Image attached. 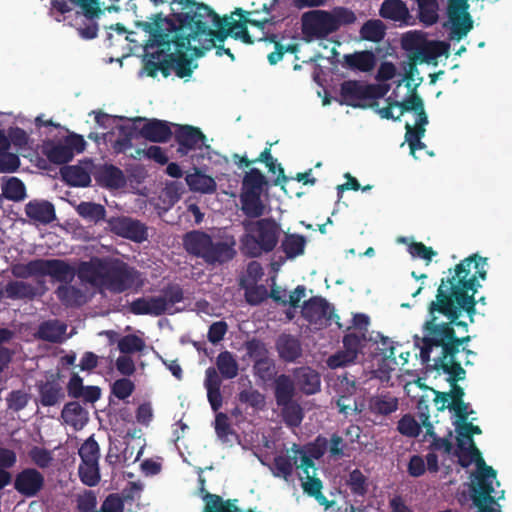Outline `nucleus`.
I'll list each match as a JSON object with an SVG mask.
<instances>
[{
    "mask_svg": "<svg viewBox=\"0 0 512 512\" xmlns=\"http://www.w3.org/2000/svg\"><path fill=\"white\" fill-rule=\"evenodd\" d=\"M488 258L473 254L463 259L442 279L436 300L429 307L430 320L426 323L427 334L423 339L415 337V346L420 350L423 362H429L431 353L441 354L433 358V371L443 374L448 382L461 380L465 376L462 364H469L473 352L458 349L453 327H467L468 318L472 322L474 295L486 280Z\"/></svg>",
    "mask_w": 512,
    "mask_h": 512,
    "instance_id": "1",
    "label": "nucleus"
},
{
    "mask_svg": "<svg viewBox=\"0 0 512 512\" xmlns=\"http://www.w3.org/2000/svg\"><path fill=\"white\" fill-rule=\"evenodd\" d=\"M401 46L410 61L401 63L400 67L388 61L381 63L377 79L382 82L392 80L396 87L386 100V105L377 107L376 112L383 119L399 120L405 117V139L411 155L418 159L417 151L426 147L421 139L426 131L428 117L412 80L415 62L436 63L439 57L448 53L450 45L445 41L429 39L423 31L412 30L402 35Z\"/></svg>",
    "mask_w": 512,
    "mask_h": 512,
    "instance_id": "2",
    "label": "nucleus"
},
{
    "mask_svg": "<svg viewBox=\"0 0 512 512\" xmlns=\"http://www.w3.org/2000/svg\"><path fill=\"white\" fill-rule=\"evenodd\" d=\"M436 395L434 402L438 410L449 408L453 413V425L456 431V455L458 463L468 468L474 465L475 469L471 473V483L477 480H489L490 484L494 483L496 471L487 466L482 459L479 450L475 447L472 439L473 434H480L481 430L478 426L473 425V411L468 403L462 400L464 392L454 382H451L449 393H440L433 390Z\"/></svg>",
    "mask_w": 512,
    "mask_h": 512,
    "instance_id": "3",
    "label": "nucleus"
},
{
    "mask_svg": "<svg viewBox=\"0 0 512 512\" xmlns=\"http://www.w3.org/2000/svg\"><path fill=\"white\" fill-rule=\"evenodd\" d=\"M94 121L101 133L90 134L95 141L103 140L115 153H124L132 147V139L142 136L152 142H166L171 137L169 124L144 117H123L101 111H92Z\"/></svg>",
    "mask_w": 512,
    "mask_h": 512,
    "instance_id": "4",
    "label": "nucleus"
},
{
    "mask_svg": "<svg viewBox=\"0 0 512 512\" xmlns=\"http://www.w3.org/2000/svg\"><path fill=\"white\" fill-rule=\"evenodd\" d=\"M325 448L326 441L324 439H319L304 447L293 445L290 450L275 458L271 469L276 477H282L285 480H288L295 470L303 489L315 496L321 505L328 507L326 498L321 494L322 484L318 478L316 466V461L323 456Z\"/></svg>",
    "mask_w": 512,
    "mask_h": 512,
    "instance_id": "5",
    "label": "nucleus"
},
{
    "mask_svg": "<svg viewBox=\"0 0 512 512\" xmlns=\"http://www.w3.org/2000/svg\"><path fill=\"white\" fill-rule=\"evenodd\" d=\"M78 276L101 290L121 293L142 285L140 274L127 264L118 260L92 259L81 263Z\"/></svg>",
    "mask_w": 512,
    "mask_h": 512,
    "instance_id": "6",
    "label": "nucleus"
},
{
    "mask_svg": "<svg viewBox=\"0 0 512 512\" xmlns=\"http://www.w3.org/2000/svg\"><path fill=\"white\" fill-rule=\"evenodd\" d=\"M208 9L212 12V14H214L216 16L217 21H218V26L214 27L211 35H209V37L212 38V42L214 43V45L210 48H201L197 52V54L192 55L190 53L191 45H189L187 40H185V46L180 47V50L176 52L177 56L175 55V58L179 59L180 61H183V64L186 62V59L191 60L194 65L192 68V71L197 67L195 60L198 57L202 56L203 52L205 50L217 48V52H216L217 55L220 56L224 52L233 59V55L231 54L230 49H223L221 47H218L216 44L217 41L222 42L224 40V38H226L227 36H231L232 38H234L236 40H240L244 43H252L253 40L251 39L250 34L247 32L246 27L244 26L245 23H249L251 25L259 27L261 30H265L266 28H268L269 26L272 25L270 20H268L267 18L254 19V18L250 17L252 15L251 13H247L248 16H244L242 14L241 10H239L238 12L235 13L237 16H239L238 21L232 22L231 20H233V17H230V20L229 19L222 20L209 7H208Z\"/></svg>",
    "mask_w": 512,
    "mask_h": 512,
    "instance_id": "7",
    "label": "nucleus"
},
{
    "mask_svg": "<svg viewBox=\"0 0 512 512\" xmlns=\"http://www.w3.org/2000/svg\"><path fill=\"white\" fill-rule=\"evenodd\" d=\"M356 21L355 13L346 7H335L330 11L313 10L302 17V31L308 41L324 38L343 25Z\"/></svg>",
    "mask_w": 512,
    "mask_h": 512,
    "instance_id": "8",
    "label": "nucleus"
},
{
    "mask_svg": "<svg viewBox=\"0 0 512 512\" xmlns=\"http://www.w3.org/2000/svg\"><path fill=\"white\" fill-rule=\"evenodd\" d=\"M186 251L202 258L208 264L224 263L234 256L233 245L220 239H213L202 231H191L184 236Z\"/></svg>",
    "mask_w": 512,
    "mask_h": 512,
    "instance_id": "9",
    "label": "nucleus"
},
{
    "mask_svg": "<svg viewBox=\"0 0 512 512\" xmlns=\"http://www.w3.org/2000/svg\"><path fill=\"white\" fill-rule=\"evenodd\" d=\"M429 430L430 427L427 430L430 438L426 440L429 442V452L427 455L424 457L414 454L410 456L407 462V472L411 477H421L427 471L436 473L439 470V461H444L446 456L457 459L456 447L453 448L445 437H437L434 433L429 432Z\"/></svg>",
    "mask_w": 512,
    "mask_h": 512,
    "instance_id": "10",
    "label": "nucleus"
},
{
    "mask_svg": "<svg viewBox=\"0 0 512 512\" xmlns=\"http://www.w3.org/2000/svg\"><path fill=\"white\" fill-rule=\"evenodd\" d=\"M246 234L241 241L244 254L257 257L274 249L278 242L280 227L270 219H261L246 226Z\"/></svg>",
    "mask_w": 512,
    "mask_h": 512,
    "instance_id": "11",
    "label": "nucleus"
},
{
    "mask_svg": "<svg viewBox=\"0 0 512 512\" xmlns=\"http://www.w3.org/2000/svg\"><path fill=\"white\" fill-rule=\"evenodd\" d=\"M365 348L368 347L373 353L372 376L387 382L390 379V372L396 369L398 362L395 358V347L393 342L381 334L366 341L363 338Z\"/></svg>",
    "mask_w": 512,
    "mask_h": 512,
    "instance_id": "12",
    "label": "nucleus"
},
{
    "mask_svg": "<svg viewBox=\"0 0 512 512\" xmlns=\"http://www.w3.org/2000/svg\"><path fill=\"white\" fill-rule=\"evenodd\" d=\"M183 299L182 289L179 286H171L159 296L144 297L135 300L131 310L135 314L160 315L173 314L178 311L175 305Z\"/></svg>",
    "mask_w": 512,
    "mask_h": 512,
    "instance_id": "13",
    "label": "nucleus"
},
{
    "mask_svg": "<svg viewBox=\"0 0 512 512\" xmlns=\"http://www.w3.org/2000/svg\"><path fill=\"white\" fill-rule=\"evenodd\" d=\"M473 19L468 11L467 0H448L444 28L449 40L460 41L473 29Z\"/></svg>",
    "mask_w": 512,
    "mask_h": 512,
    "instance_id": "14",
    "label": "nucleus"
},
{
    "mask_svg": "<svg viewBox=\"0 0 512 512\" xmlns=\"http://www.w3.org/2000/svg\"><path fill=\"white\" fill-rule=\"evenodd\" d=\"M389 88L385 84L368 85L358 81H346L341 85L342 102L354 107H365L373 99L383 97Z\"/></svg>",
    "mask_w": 512,
    "mask_h": 512,
    "instance_id": "15",
    "label": "nucleus"
},
{
    "mask_svg": "<svg viewBox=\"0 0 512 512\" xmlns=\"http://www.w3.org/2000/svg\"><path fill=\"white\" fill-rule=\"evenodd\" d=\"M86 142L78 134H70L57 142L50 141L44 144L43 151L47 158L56 164L70 161L75 154L84 151Z\"/></svg>",
    "mask_w": 512,
    "mask_h": 512,
    "instance_id": "16",
    "label": "nucleus"
},
{
    "mask_svg": "<svg viewBox=\"0 0 512 512\" xmlns=\"http://www.w3.org/2000/svg\"><path fill=\"white\" fill-rule=\"evenodd\" d=\"M365 348L363 337L356 334H347L343 339V349L337 351L326 360L331 369L343 368L353 364L358 354Z\"/></svg>",
    "mask_w": 512,
    "mask_h": 512,
    "instance_id": "17",
    "label": "nucleus"
},
{
    "mask_svg": "<svg viewBox=\"0 0 512 512\" xmlns=\"http://www.w3.org/2000/svg\"><path fill=\"white\" fill-rule=\"evenodd\" d=\"M332 389L337 397V406L339 411L344 415H350L353 412H362L363 405L353 398L356 393V386L354 381L349 380L347 377H339L332 386Z\"/></svg>",
    "mask_w": 512,
    "mask_h": 512,
    "instance_id": "18",
    "label": "nucleus"
},
{
    "mask_svg": "<svg viewBox=\"0 0 512 512\" xmlns=\"http://www.w3.org/2000/svg\"><path fill=\"white\" fill-rule=\"evenodd\" d=\"M108 224L113 233L134 242H143L148 237L146 226L129 217L111 218Z\"/></svg>",
    "mask_w": 512,
    "mask_h": 512,
    "instance_id": "19",
    "label": "nucleus"
},
{
    "mask_svg": "<svg viewBox=\"0 0 512 512\" xmlns=\"http://www.w3.org/2000/svg\"><path fill=\"white\" fill-rule=\"evenodd\" d=\"M82 9V15L79 18L85 19L83 25L77 27L78 35L86 40L93 39L97 36L98 27L94 22V18L101 12L98 0H70Z\"/></svg>",
    "mask_w": 512,
    "mask_h": 512,
    "instance_id": "20",
    "label": "nucleus"
},
{
    "mask_svg": "<svg viewBox=\"0 0 512 512\" xmlns=\"http://www.w3.org/2000/svg\"><path fill=\"white\" fill-rule=\"evenodd\" d=\"M302 315L311 324L321 327L331 321L334 311L325 299L314 297L305 302L302 308Z\"/></svg>",
    "mask_w": 512,
    "mask_h": 512,
    "instance_id": "21",
    "label": "nucleus"
},
{
    "mask_svg": "<svg viewBox=\"0 0 512 512\" xmlns=\"http://www.w3.org/2000/svg\"><path fill=\"white\" fill-rule=\"evenodd\" d=\"M43 483L44 478L40 472L27 468L17 474L14 487L20 494L32 497L41 490Z\"/></svg>",
    "mask_w": 512,
    "mask_h": 512,
    "instance_id": "22",
    "label": "nucleus"
},
{
    "mask_svg": "<svg viewBox=\"0 0 512 512\" xmlns=\"http://www.w3.org/2000/svg\"><path fill=\"white\" fill-rule=\"evenodd\" d=\"M41 276H49L59 282H69L75 276V269L63 260L42 259Z\"/></svg>",
    "mask_w": 512,
    "mask_h": 512,
    "instance_id": "23",
    "label": "nucleus"
},
{
    "mask_svg": "<svg viewBox=\"0 0 512 512\" xmlns=\"http://www.w3.org/2000/svg\"><path fill=\"white\" fill-rule=\"evenodd\" d=\"M27 217L35 224H48L55 219L54 206L46 200H31L25 206Z\"/></svg>",
    "mask_w": 512,
    "mask_h": 512,
    "instance_id": "24",
    "label": "nucleus"
},
{
    "mask_svg": "<svg viewBox=\"0 0 512 512\" xmlns=\"http://www.w3.org/2000/svg\"><path fill=\"white\" fill-rule=\"evenodd\" d=\"M95 179L99 185L109 189H119L126 185L123 172L113 165H103L97 168Z\"/></svg>",
    "mask_w": 512,
    "mask_h": 512,
    "instance_id": "25",
    "label": "nucleus"
},
{
    "mask_svg": "<svg viewBox=\"0 0 512 512\" xmlns=\"http://www.w3.org/2000/svg\"><path fill=\"white\" fill-rule=\"evenodd\" d=\"M379 14L400 24H408L411 19L409 9L402 0H385L379 9Z\"/></svg>",
    "mask_w": 512,
    "mask_h": 512,
    "instance_id": "26",
    "label": "nucleus"
},
{
    "mask_svg": "<svg viewBox=\"0 0 512 512\" xmlns=\"http://www.w3.org/2000/svg\"><path fill=\"white\" fill-rule=\"evenodd\" d=\"M398 409V398L390 393H380L370 397L368 410L376 416H387Z\"/></svg>",
    "mask_w": 512,
    "mask_h": 512,
    "instance_id": "27",
    "label": "nucleus"
},
{
    "mask_svg": "<svg viewBox=\"0 0 512 512\" xmlns=\"http://www.w3.org/2000/svg\"><path fill=\"white\" fill-rule=\"evenodd\" d=\"M177 140L180 150L187 153L191 149L201 150L205 143L202 132L191 126H182L177 131Z\"/></svg>",
    "mask_w": 512,
    "mask_h": 512,
    "instance_id": "28",
    "label": "nucleus"
},
{
    "mask_svg": "<svg viewBox=\"0 0 512 512\" xmlns=\"http://www.w3.org/2000/svg\"><path fill=\"white\" fill-rule=\"evenodd\" d=\"M296 385L305 394H315L320 390V375L309 367H301L295 371Z\"/></svg>",
    "mask_w": 512,
    "mask_h": 512,
    "instance_id": "29",
    "label": "nucleus"
},
{
    "mask_svg": "<svg viewBox=\"0 0 512 512\" xmlns=\"http://www.w3.org/2000/svg\"><path fill=\"white\" fill-rule=\"evenodd\" d=\"M186 184L193 192L201 194H213L217 189L216 181L213 177L195 169L185 177Z\"/></svg>",
    "mask_w": 512,
    "mask_h": 512,
    "instance_id": "30",
    "label": "nucleus"
},
{
    "mask_svg": "<svg viewBox=\"0 0 512 512\" xmlns=\"http://www.w3.org/2000/svg\"><path fill=\"white\" fill-rule=\"evenodd\" d=\"M61 416L64 422L75 430L82 429L88 422V412L76 402L65 405Z\"/></svg>",
    "mask_w": 512,
    "mask_h": 512,
    "instance_id": "31",
    "label": "nucleus"
},
{
    "mask_svg": "<svg viewBox=\"0 0 512 512\" xmlns=\"http://www.w3.org/2000/svg\"><path fill=\"white\" fill-rule=\"evenodd\" d=\"M375 56L370 51L355 52L344 56V65L352 70L368 72L375 66Z\"/></svg>",
    "mask_w": 512,
    "mask_h": 512,
    "instance_id": "32",
    "label": "nucleus"
},
{
    "mask_svg": "<svg viewBox=\"0 0 512 512\" xmlns=\"http://www.w3.org/2000/svg\"><path fill=\"white\" fill-rule=\"evenodd\" d=\"M397 243L405 244L407 246V251L413 259H422L428 265L433 257L437 255V252L434 251L431 247L424 245L421 242H416L407 237H398L396 239Z\"/></svg>",
    "mask_w": 512,
    "mask_h": 512,
    "instance_id": "33",
    "label": "nucleus"
},
{
    "mask_svg": "<svg viewBox=\"0 0 512 512\" xmlns=\"http://www.w3.org/2000/svg\"><path fill=\"white\" fill-rule=\"evenodd\" d=\"M63 179L72 186H88L91 182L87 167L82 165L66 166L61 169Z\"/></svg>",
    "mask_w": 512,
    "mask_h": 512,
    "instance_id": "34",
    "label": "nucleus"
},
{
    "mask_svg": "<svg viewBox=\"0 0 512 512\" xmlns=\"http://www.w3.org/2000/svg\"><path fill=\"white\" fill-rule=\"evenodd\" d=\"M40 402L43 406H54L64 399V391L56 381H48L39 387Z\"/></svg>",
    "mask_w": 512,
    "mask_h": 512,
    "instance_id": "35",
    "label": "nucleus"
},
{
    "mask_svg": "<svg viewBox=\"0 0 512 512\" xmlns=\"http://www.w3.org/2000/svg\"><path fill=\"white\" fill-rule=\"evenodd\" d=\"M307 240L299 234H285L281 248L288 259H294L304 254Z\"/></svg>",
    "mask_w": 512,
    "mask_h": 512,
    "instance_id": "36",
    "label": "nucleus"
},
{
    "mask_svg": "<svg viewBox=\"0 0 512 512\" xmlns=\"http://www.w3.org/2000/svg\"><path fill=\"white\" fill-rule=\"evenodd\" d=\"M37 334L43 340L60 342L66 338V325L57 320L46 321L40 325Z\"/></svg>",
    "mask_w": 512,
    "mask_h": 512,
    "instance_id": "37",
    "label": "nucleus"
},
{
    "mask_svg": "<svg viewBox=\"0 0 512 512\" xmlns=\"http://www.w3.org/2000/svg\"><path fill=\"white\" fill-rule=\"evenodd\" d=\"M277 348L280 356L287 361H293L301 354L300 343L292 336H280L277 341Z\"/></svg>",
    "mask_w": 512,
    "mask_h": 512,
    "instance_id": "38",
    "label": "nucleus"
},
{
    "mask_svg": "<svg viewBox=\"0 0 512 512\" xmlns=\"http://www.w3.org/2000/svg\"><path fill=\"white\" fill-rule=\"evenodd\" d=\"M264 184L263 174L258 169L252 168L243 178L241 194H262Z\"/></svg>",
    "mask_w": 512,
    "mask_h": 512,
    "instance_id": "39",
    "label": "nucleus"
},
{
    "mask_svg": "<svg viewBox=\"0 0 512 512\" xmlns=\"http://www.w3.org/2000/svg\"><path fill=\"white\" fill-rule=\"evenodd\" d=\"M1 189L3 196L12 201H21L26 196L25 185L16 177L4 178Z\"/></svg>",
    "mask_w": 512,
    "mask_h": 512,
    "instance_id": "40",
    "label": "nucleus"
},
{
    "mask_svg": "<svg viewBox=\"0 0 512 512\" xmlns=\"http://www.w3.org/2000/svg\"><path fill=\"white\" fill-rule=\"evenodd\" d=\"M242 211L248 217H259L264 213L265 206L261 194H240Z\"/></svg>",
    "mask_w": 512,
    "mask_h": 512,
    "instance_id": "41",
    "label": "nucleus"
},
{
    "mask_svg": "<svg viewBox=\"0 0 512 512\" xmlns=\"http://www.w3.org/2000/svg\"><path fill=\"white\" fill-rule=\"evenodd\" d=\"M216 365L223 378L233 379L238 375V363L228 351L221 352L217 356Z\"/></svg>",
    "mask_w": 512,
    "mask_h": 512,
    "instance_id": "42",
    "label": "nucleus"
},
{
    "mask_svg": "<svg viewBox=\"0 0 512 512\" xmlns=\"http://www.w3.org/2000/svg\"><path fill=\"white\" fill-rule=\"evenodd\" d=\"M294 384L286 375H280L275 381V396L278 405L292 402Z\"/></svg>",
    "mask_w": 512,
    "mask_h": 512,
    "instance_id": "43",
    "label": "nucleus"
},
{
    "mask_svg": "<svg viewBox=\"0 0 512 512\" xmlns=\"http://www.w3.org/2000/svg\"><path fill=\"white\" fill-rule=\"evenodd\" d=\"M360 35L363 39L380 42L385 36V25L381 20H369L360 30Z\"/></svg>",
    "mask_w": 512,
    "mask_h": 512,
    "instance_id": "44",
    "label": "nucleus"
},
{
    "mask_svg": "<svg viewBox=\"0 0 512 512\" xmlns=\"http://www.w3.org/2000/svg\"><path fill=\"white\" fill-rule=\"evenodd\" d=\"M346 485L355 496H363L368 490V479L358 469L351 471L346 480Z\"/></svg>",
    "mask_w": 512,
    "mask_h": 512,
    "instance_id": "45",
    "label": "nucleus"
},
{
    "mask_svg": "<svg viewBox=\"0 0 512 512\" xmlns=\"http://www.w3.org/2000/svg\"><path fill=\"white\" fill-rule=\"evenodd\" d=\"M42 259L32 260L28 263H17L12 266L11 272L17 278L41 276Z\"/></svg>",
    "mask_w": 512,
    "mask_h": 512,
    "instance_id": "46",
    "label": "nucleus"
},
{
    "mask_svg": "<svg viewBox=\"0 0 512 512\" xmlns=\"http://www.w3.org/2000/svg\"><path fill=\"white\" fill-rule=\"evenodd\" d=\"M4 293L11 299L28 298L35 295V288L23 281H13L6 285Z\"/></svg>",
    "mask_w": 512,
    "mask_h": 512,
    "instance_id": "47",
    "label": "nucleus"
},
{
    "mask_svg": "<svg viewBox=\"0 0 512 512\" xmlns=\"http://www.w3.org/2000/svg\"><path fill=\"white\" fill-rule=\"evenodd\" d=\"M76 210L80 216L92 222H98L105 217V208L92 202H82Z\"/></svg>",
    "mask_w": 512,
    "mask_h": 512,
    "instance_id": "48",
    "label": "nucleus"
},
{
    "mask_svg": "<svg viewBox=\"0 0 512 512\" xmlns=\"http://www.w3.org/2000/svg\"><path fill=\"white\" fill-rule=\"evenodd\" d=\"M78 472L81 481L87 486L93 487L100 481L99 462L80 463Z\"/></svg>",
    "mask_w": 512,
    "mask_h": 512,
    "instance_id": "49",
    "label": "nucleus"
},
{
    "mask_svg": "<svg viewBox=\"0 0 512 512\" xmlns=\"http://www.w3.org/2000/svg\"><path fill=\"white\" fill-rule=\"evenodd\" d=\"M81 463H98L99 446L93 437H89L79 448Z\"/></svg>",
    "mask_w": 512,
    "mask_h": 512,
    "instance_id": "50",
    "label": "nucleus"
},
{
    "mask_svg": "<svg viewBox=\"0 0 512 512\" xmlns=\"http://www.w3.org/2000/svg\"><path fill=\"white\" fill-rule=\"evenodd\" d=\"M263 31V34L264 36L263 37H259L258 40H270L271 42H274L275 43V48H276V51L270 53L268 55V61L270 64L274 65L276 64L277 62H279L283 56V53L284 51L285 52H294V49L292 46L290 45H283V44H279L277 41H276V36L274 34H271L269 35L270 33V26L268 28H266L265 30H262Z\"/></svg>",
    "mask_w": 512,
    "mask_h": 512,
    "instance_id": "51",
    "label": "nucleus"
},
{
    "mask_svg": "<svg viewBox=\"0 0 512 512\" xmlns=\"http://www.w3.org/2000/svg\"><path fill=\"white\" fill-rule=\"evenodd\" d=\"M280 406L282 407L283 418L287 425L296 427L301 423L303 413L301 407L297 403L289 402Z\"/></svg>",
    "mask_w": 512,
    "mask_h": 512,
    "instance_id": "52",
    "label": "nucleus"
},
{
    "mask_svg": "<svg viewBox=\"0 0 512 512\" xmlns=\"http://www.w3.org/2000/svg\"><path fill=\"white\" fill-rule=\"evenodd\" d=\"M56 295L67 305H80L84 299L81 292L72 286H60L56 290Z\"/></svg>",
    "mask_w": 512,
    "mask_h": 512,
    "instance_id": "53",
    "label": "nucleus"
},
{
    "mask_svg": "<svg viewBox=\"0 0 512 512\" xmlns=\"http://www.w3.org/2000/svg\"><path fill=\"white\" fill-rule=\"evenodd\" d=\"M144 346V341L135 335L124 336L118 341V348L123 354L139 352Z\"/></svg>",
    "mask_w": 512,
    "mask_h": 512,
    "instance_id": "54",
    "label": "nucleus"
},
{
    "mask_svg": "<svg viewBox=\"0 0 512 512\" xmlns=\"http://www.w3.org/2000/svg\"><path fill=\"white\" fill-rule=\"evenodd\" d=\"M398 431L407 437H416L420 433V425L410 415L403 416L398 422Z\"/></svg>",
    "mask_w": 512,
    "mask_h": 512,
    "instance_id": "55",
    "label": "nucleus"
},
{
    "mask_svg": "<svg viewBox=\"0 0 512 512\" xmlns=\"http://www.w3.org/2000/svg\"><path fill=\"white\" fill-rule=\"evenodd\" d=\"M255 374L262 380H270L275 374V367L270 358H261L255 361L254 364Z\"/></svg>",
    "mask_w": 512,
    "mask_h": 512,
    "instance_id": "56",
    "label": "nucleus"
},
{
    "mask_svg": "<svg viewBox=\"0 0 512 512\" xmlns=\"http://www.w3.org/2000/svg\"><path fill=\"white\" fill-rule=\"evenodd\" d=\"M29 457L32 462L40 468L48 467L53 460L51 452L40 447H33L29 451Z\"/></svg>",
    "mask_w": 512,
    "mask_h": 512,
    "instance_id": "57",
    "label": "nucleus"
},
{
    "mask_svg": "<svg viewBox=\"0 0 512 512\" xmlns=\"http://www.w3.org/2000/svg\"><path fill=\"white\" fill-rule=\"evenodd\" d=\"M29 395L21 390L12 391L6 401L8 408L14 411L22 410L28 403Z\"/></svg>",
    "mask_w": 512,
    "mask_h": 512,
    "instance_id": "58",
    "label": "nucleus"
},
{
    "mask_svg": "<svg viewBox=\"0 0 512 512\" xmlns=\"http://www.w3.org/2000/svg\"><path fill=\"white\" fill-rule=\"evenodd\" d=\"M9 146L12 144L18 150L23 149L27 146L29 136L28 134L19 127H13L8 130Z\"/></svg>",
    "mask_w": 512,
    "mask_h": 512,
    "instance_id": "59",
    "label": "nucleus"
},
{
    "mask_svg": "<svg viewBox=\"0 0 512 512\" xmlns=\"http://www.w3.org/2000/svg\"><path fill=\"white\" fill-rule=\"evenodd\" d=\"M134 390V384L127 378L115 381L112 385L113 394L119 399H126Z\"/></svg>",
    "mask_w": 512,
    "mask_h": 512,
    "instance_id": "60",
    "label": "nucleus"
},
{
    "mask_svg": "<svg viewBox=\"0 0 512 512\" xmlns=\"http://www.w3.org/2000/svg\"><path fill=\"white\" fill-rule=\"evenodd\" d=\"M306 296V289L304 286L299 285L293 292L288 294L289 309L286 312V316L289 320L294 317L295 309L298 303Z\"/></svg>",
    "mask_w": 512,
    "mask_h": 512,
    "instance_id": "61",
    "label": "nucleus"
},
{
    "mask_svg": "<svg viewBox=\"0 0 512 512\" xmlns=\"http://www.w3.org/2000/svg\"><path fill=\"white\" fill-rule=\"evenodd\" d=\"M20 165L19 157L7 151L0 152V172H13Z\"/></svg>",
    "mask_w": 512,
    "mask_h": 512,
    "instance_id": "62",
    "label": "nucleus"
},
{
    "mask_svg": "<svg viewBox=\"0 0 512 512\" xmlns=\"http://www.w3.org/2000/svg\"><path fill=\"white\" fill-rule=\"evenodd\" d=\"M137 154L152 159L159 164H165L168 161L164 150L159 146H150L146 149L138 150Z\"/></svg>",
    "mask_w": 512,
    "mask_h": 512,
    "instance_id": "63",
    "label": "nucleus"
},
{
    "mask_svg": "<svg viewBox=\"0 0 512 512\" xmlns=\"http://www.w3.org/2000/svg\"><path fill=\"white\" fill-rule=\"evenodd\" d=\"M245 297L248 303L257 305L267 297V289L264 286H252L246 289Z\"/></svg>",
    "mask_w": 512,
    "mask_h": 512,
    "instance_id": "64",
    "label": "nucleus"
}]
</instances>
